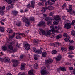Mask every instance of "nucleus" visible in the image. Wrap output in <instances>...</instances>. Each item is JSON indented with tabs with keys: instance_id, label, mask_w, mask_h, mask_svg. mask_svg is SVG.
<instances>
[{
	"instance_id": "obj_1",
	"label": "nucleus",
	"mask_w": 75,
	"mask_h": 75,
	"mask_svg": "<svg viewBox=\"0 0 75 75\" xmlns=\"http://www.w3.org/2000/svg\"><path fill=\"white\" fill-rule=\"evenodd\" d=\"M50 28H52L51 30H49L48 31H47V33H45V35H46V36H47V35H49L50 36V37H51V38H54V36L53 34H52L51 32H52V33H53V32H55V29H54V27L53 25H51L50 27Z\"/></svg>"
},
{
	"instance_id": "obj_2",
	"label": "nucleus",
	"mask_w": 75,
	"mask_h": 75,
	"mask_svg": "<svg viewBox=\"0 0 75 75\" xmlns=\"http://www.w3.org/2000/svg\"><path fill=\"white\" fill-rule=\"evenodd\" d=\"M53 20H56L57 21H54L53 22V24L55 25H57V24L59 23V20H60V18H59V16H58V15H56L53 17Z\"/></svg>"
},
{
	"instance_id": "obj_3",
	"label": "nucleus",
	"mask_w": 75,
	"mask_h": 75,
	"mask_svg": "<svg viewBox=\"0 0 75 75\" xmlns=\"http://www.w3.org/2000/svg\"><path fill=\"white\" fill-rule=\"evenodd\" d=\"M53 60L51 59H48L47 60H46V62L45 64L47 66H48L50 64H52Z\"/></svg>"
},
{
	"instance_id": "obj_4",
	"label": "nucleus",
	"mask_w": 75,
	"mask_h": 75,
	"mask_svg": "<svg viewBox=\"0 0 75 75\" xmlns=\"http://www.w3.org/2000/svg\"><path fill=\"white\" fill-rule=\"evenodd\" d=\"M13 67H17L18 65L19 62L17 60H13Z\"/></svg>"
},
{
	"instance_id": "obj_5",
	"label": "nucleus",
	"mask_w": 75,
	"mask_h": 75,
	"mask_svg": "<svg viewBox=\"0 0 75 75\" xmlns=\"http://www.w3.org/2000/svg\"><path fill=\"white\" fill-rule=\"evenodd\" d=\"M22 20L23 21H24L25 23H26L28 25H30V22L28 21V19L27 18L25 17L23 18Z\"/></svg>"
},
{
	"instance_id": "obj_6",
	"label": "nucleus",
	"mask_w": 75,
	"mask_h": 75,
	"mask_svg": "<svg viewBox=\"0 0 75 75\" xmlns=\"http://www.w3.org/2000/svg\"><path fill=\"white\" fill-rule=\"evenodd\" d=\"M66 71V69L65 68L62 67H59V69H57L58 72L59 71H62V72H65Z\"/></svg>"
},
{
	"instance_id": "obj_7",
	"label": "nucleus",
	"mask_w": 75,
	"mask_h": 75,
	"mask_svg": "<svg viewBox=\"0 0 75 75\" xmlns=\"http://www.w3.org/2000/svg\"><path fill=\"white\" fill-rule=\"evenodd\" d=\"M71 24L69 23H67L64 25V28L66 29H69V28H71Z\"/></svg>"
},
{
	"instance_id": "obj_8",
	"label": "nucleus",
	"mask_w": 75,
	"mask_h": 75,
	"mask_svg": "<svg viewBox=\"0 0 75 75\" xmlns=\"http://www.w3.org/2000/svg\"><path fill=\"white\" fill-rule=\"evenodd\" d=\"M39 30H40L39 31V34L41 35H45V33L44 30H43L42 29H40Z\"/></svg>"
},
{
	"instance_id": "obj_9",
	"label": "nucleus",
	"mask_w": 75,
	"mask_h": 75,
	"mask_svg": "<svg viewBox=\"0 0 75 75\" xmlns=\"http://www.w3.org/2000/svg\"><path fill=\"white\" fill-rule=\"evenodd\" d=\"M41 73L42 75H47L48 74V72H47L44 69H43L41 71Z\"/></svg>"
},
{
	"instance_id": "obj_10",
	"label": "nucleus",
	"mask_w": 75,
	"mask_h": 75,
	"mask_svg": "<svg viewBox=\"0 0 75 75\" xmlns=\"http://www.w3.org/2000/svg\"><path fill=\"white\" fill-rule=\"evenodd\" d=\"M45 23L44 22H40L38 24V26H45Z\"/></svg>"
},
{
	"instance_id": "obj_11",
	"label": "nucleus",
	"mask_w": 75,
	"mask_h": 75,
	"mask_svg": "<svg viewBox=\"0 0 75 75\" xmlns=\"http://www.w3.org/2000/svg\"><path fill=\"white\" fill-rule=\"evenodd\" d=\"M70 40H71L70 38V37L69 36H67L66 38H65L64 39V40L66 42H69V41H70Z\"/></svg>"
},
{
	"instance_id": "obj_12",
	"label": "nucleus",
	"mask_w": 75,
	"mask_h": 75,
	"mask_svg": "<svg viewBox=\"0 0 75 75\" xmlns=\"http://www.w3.org/2000/svg\"><path fill=\"white\" fill-rule=\"evenodd\" d=\"M24 47L26 50H30V45L28 44V43L25 44Z\"/></svg>"
},
{
	"instance_id": "obj_13",
	"label": "nucleus",
	"mask_w": 75,
	"mask_h": 75,
	"mask_svg": "<svg viewBox=\"0 0 75 75\" xmlns=\"http://www.w3.org/2000/svg\"><path fill=\"white\" fill-rule=\"evenodd\" d=\"M45 20L46 21H51L52 20V18L50 17H47L45 18Z\"/></svg>"
},
{
	"instance_id": "obj_14",
	"label": "nucleus",
	"mask_w": 75,
	"mask_h": 75,
	"mask_svg": "<svg viewBox=\"0 0 75 75\" xmlns=\"http://www.w3.org/2000/svg\"><path fill=\"white\" fill-rule=\"evenodd\" d=\"M56 60L57 61H58L60 60L61 59V55H58L57 58H55Z\"/></svg>"
},
{
	"instance_id": "obj_15",
	"label": "nucleus",
	"mask_w": 75,
	"mask_h": 75,
	"mask_svg": "<svg viewBox=\"0 0 75 75\" xmlns=\"http://www.w3.org/2000/svg\"><path fill=\"white\" fill-rule=\"evenodd\" d=\"M46 10H48V8L47 7H42L41 11L42 12V13H45V12L46 11Z\"/></svg>"
},
{
	"instance_id": "obj_16",
	"label": "nucleus",
	"mask_w": 75,
	"mask_h": 75,
	"mask_svg": "<svg viewBox=\"0 0 75 75\" xmlns=\"http://www.w3.org/2000/svg\"><path fill=\"white\" fill-rule=\"evenodd\" d=\"M47 9H48L49 10H53L54 9V8H53L52 6L50 5L47 7Z\"/></svg>"
},
{
	"instance_id": "obj_17",
	"label": "nucleus",
	"mask_w": 75,
	"mask_h": 75,
	"mask_svg": "<svg viewBox=\"0 0 75 75\" xmlns=\"http://www.w3.org/2000/svg\"><path fill=\"white\" fill-rule=\"evenodd\" d=\"M4 61L5 62H9L10 61V58L8 57H5L4 58Z\"/></svg>"
},
{
	"instance_id": "obj_18",
	"label": "nucleus",
	"mask_w": 75,
	"mask_h": 75,
	"mask_svg": "<svg viewBox=\"0 0 75 75\" xmlns=\"http://www.w3.org/2000/svg\"><path fill=\"white\" fill-rule=\"evenodd\" d=\"M36 53L38 54H41L42 53V51H41V50H36Z\"/></svg>"
},
{
	"instance_id": "obj_19",
	"label": "nucleus",
	"mask_w": 75,
	"mask_h": 75,
	"mask_svg": "<svg viewBox=\"0 0 75 75\" xmlns=\"http://www.w3.org/2000/svg\"><path fill=\"white\" fill-rule=\"evenodd\" d=\"M13 1H15L16 0H12ZM11 0H5L8 4H11L12 1Z\"/></svg>"
},
{
	"instance_id": "obj_20",
	"label": "nucleus",
	"mask_w": 75,
	"mask_h": 75,
	"mask_svg": "<svg viewBox=\"0 0 75 75\" xmlns=\"http://www.w3.org/2000/svg\"><path fill=\"white\" fill-rule=\"evenodd\" d=\"M7 32H8V33H13V30H12L11 29H8L7 30Z\"/></svg>"
},
{
	"instance_id": "obj_21",
	"label": "nucleus",
	"mask_w": 75,
	"mask_h": 75,
	"mask_svg": "<svg viewBox=\"0 0 75 75\" xmlns=\"http://www.w3.org/2000/svg\"><path fill=\"white\" fill-rule=\"evenodd\" d=\"M21 70H23V69H24L25 68V65H24V64H21Z\"/></svg>"
},
{
	"instance_id": "obj_22",
	"label": "nucleus",
	"mask_w": 75,
	"mask_h": 75,
	"mask_svg": "<svg viewBox=\"0 0 75 75\" xmlns=\"http://www.w3.org/2000/svg\"><path fill=\"white\" fill-rule=\"evenodd\" d=\"M2 48L3 51H6V50H7V48L6 46H3Z\"/></svg>"
},
{
	"instance_id": "obj_23",
	"label": "nucleus",
	"mask_w": 75,
	"mask_h": 75,
	"mask_svg": "<svg viewBox=\"0 0 75 75\" xmlns=\"http://www.w3.org/2000/svg\"><path fill=\"white\" fill-rule=\"evenodd\" d=\"M62 38V35L61 34L57 35L56 37V39H59V38Z\"/></svg>"
},
{
	"instance_id": "obj_24",
	"label": "nucleus",
	"mask_w": 75,
	"mask_h": 75,
	"mask_svg": "<svg viewBox=\"0 0 75 75\" xmlns=\"http://www.w3.org/2000/svg\"><path fill=\"white\" fill-rule=\"evenodd\" d=\"M18 13V12L14 10L13 11V14L14 16H16V15H17V13Z\"/></svg>"
},
{
	"instance_id": "obj_25",
	"label": "nucleus",
	"mask_w": 75,
	"mask_h": 75,
	"mask_svg": "<svg viewBox=\"0 0 75 75\" xmlns=\"http://www.w3.org/2000/svg\"><path fill=\"white\" fill-rule=\"evenodd\" d=\"M16 34L18 36H19V35H24V33H17Z\"/></svg>"
},
{
	"instance_id": "obj_26",
	"label": "nucleus",
	"mask_w": 75,
	"mask_h": 75,
	"mask_svg": "<svg viewBox=\"0 0 75 75\" xmlns=\"http://www.w3.org/2000/svg\"><path fill=\"white\" fill-rule=\"evenodd\" d=\"M34 68H35V69H38V64H35L34 65Z\"/></svg>"
},
{
	"instance_id": "obj_27",
	"label": "nucleus",
	"mask_w": 75,
	"mask_h": 75,
	"mask_svg": "<svg viewBox=\"0 0 75 75\" xmlns=\"http://www.w3.org/2000/svg\"><path fill=\"white\" fill-rule=\"evenodd\" d=\"M47 55V53L46 52H43L42 53V55L43 57H46V55Z\"/></svg>"
},
{
	"instance_id": "obj_28",
	"label": "nucleus",
	"mask_w": 75,
	"mask_h": 75,
	"mask_svg": "<svg viewBox=\"0 0 75 75\" xmlns=\"http://www.w3.org/2000/svg\"><path fill=\"white\" fill-rule=\"evenodd\" d=\"M49 15L50 16H51V17H54V14L52 12L49 13Z\"/></svg>"
},
{
	"instance_id": "obj_29",
	"label": "nucleus",
	"mask_w": 75,
	"mask_h": 75,
	"mask_svg": "<svg viewBox=\"0 0 75 75\" xmlns=\"http://www.w3.org/2000/svg\"><path fill=\"white\" fill-rule=\"evenodd\" d=\"M69 50H70V51H72L74 50V47L73 46H70L69 47Z\"/></svg>"
},
{
	"instance_id": "obj_30",
	"label": "nucleus",
	"mask_w": 75,
	"mask_h": 75,
	"mask_svg": "<svg viewBox=\"0 0 75 75\" xmlns=\"http://www.w3.org/2000/svg\"><path fill=\"white\" fill-rule=\"evenodd\" d=\"M0 14H1V16H3L4 14V13L3 10H0Z\"/></svg>"
},
{
	"instance_id": "obj_31",
	"label": "nucleus",
	"mask_w": 75,
	"mask_h": 75,
	"mask_svg": "<svg viewBox=\"0 0 75 75\" xmlns=\"http://www.w3.org/2000/svg\"><path fill=\"white\" fill-rule=\"evenodd\" d=\"M71 34L74 37H75V31L74 30L72 31L71 32Z\"/></svg>"
},
{
	"instance_id": "obj_32",
	"label": "nucleus",
	"mask_w": 75,
	"mask_h": 75,
	"mask_svg": "<svg viewBox=\"0 0 75 75\" xmlns=\"http://www.w3.org/2000/svg\"><path fill=\"white\" fill-rule=\"evenodd\" d=\"M4 30V29L3 27H0V31L3 32Z\"/></svg>"
},
{
	"instance_id": "obj_33",
	"label": "nucleus",
	"mask_w": 75,
	"mask_h": 75,
	"mask_svg": "<svg viewBox=\"0 0 75 75\" xmlns=\"http://www.w3.org/2000/svg\"><path fill=\"white\" fill-rule=\"evenodd\" d=\"M38 5H39L40 6L42 7V6H44V4H43V2L42 3L41 2H40L38 4Z\"/></svg>"
},
{
	"instance_id": "obj_34",
	"label": "nucleus",
	"mask_w": 75,
	"mask_h": 75,
	"mask_svg": "<svg viewBox=\"0 0 75 75\" xmlns=\"http://www.w3.org/2000/svg\"><path fill=\"white\" fill-rule=\"evenodd\" d=\"M37 50L36 48L35 47H33V52H35V53H36Z\"/></svg>"
},
{
	"instance_id": "obj_35",
	"label": "nucleus",
	"mask_w": 75,
	"mask_h": 75,
	"mask_svg": "<svg viewBox=\"0 0 75 75\" xmlns=\"http://www.w3.org/2000/svg\"><path fill=\"white\" fill-rule=\"evenodd\" d=\"M55 44L57 45H58V46H59L61 47V46H62V45L61 43H59V42H56Z\"/></svg>"
},
{
	"instance_id": "obj_36",
	"label": "nucleus",
	"mask_w": 75,
	"mask_h": 75,
	"mask_svg": "<svg viewBox=\"0 0 75 75\" xmlns=\"http://www.w3.org/2000/svg\"><path fill=\"white\" fill-rule=\"evenodd\" d=\"M39 40H33V42L35 43H38L39 42Z\"/></svg>"
},
{
	"instance_id": "obj_37",
	"label": "nucleus",
	"mask_w": 75,
	"mask_h": 75,
	"mask_svg": "<svg viewBox=\"0 0 75 75\" xmlns=\"http://www.w3.org/2000/svg\"><path fill=\"white\" fill-rule=\"evenodd\" d=\"M8 47L11 50H13V47L11 45H9Z\"/></svg>"
},
{
	"instance_id": "obj_38",
	"label": "nucleus",
	"mask_w": 75,
	"mask_h": 75,
	"mask_svg": "<svg viewBox=\"0 0 75 75\" xmlns=\"http://www.w3.org/2000/svg\"><path fill=\"white\" fill-rule=\"evenodd\" d=\"M61 50L62 51H67V49L66 48H64L63 47H62L61 48Z\"/></svg>"
},
{
	"instance_id": "obj_39",
	"label": "nucleus",
	"mask_w": 75,
	"mask_h": 75,
	"mask_svg": "<svg viewBox=\"0 0 75 75\" xmlns=\"http://www.w3.org/2000/svg\"><path fill=\"white\" fill-rule=\"evenodd\" d=\"M16 25H17V26H20L21 25V23L20 22H18L17 23Z\"/></svg>"
},
{
	"instance_id": "obj_40",
	"label": "nucleus",
	"mask_w": 75,
	"mask_h": 75,
	"mask_svg": "<svg viewBox=\"0 0 75 75\" xmlns=\"http://www.w3.org/2000/svg\"><path fill=\"white\" fill-rule=\"evenodd\" d=\"M52 54H55L57 53V51L55 50H53L52 52Z\"/></svg>"
},
{
	"instance_id": "obj_41",
	"label": "nucleus",
	"mask_w": 75,
	"mask_h": 75,
	"mask_svg": "<svg viewBox=\"0 0 75 75\" xmlns=\"http://www.w3.org/2000/svg\"><path fill=\"white\" fill-rule=\"evenodd\" d=\"M47 24L48 25H51V21H47Z\"/></svg>"
},
{
	"instance_id": "obj_42",
	"label": "nucleus",
	"mask_w": 75,
	"mask_h": 75,
	"mask_svg": "<svg viewBox=\"0 0 75 75\" xmlns=\"http://www.w3.org/2000/svg\"><path fill=\"white\" fill-rule=\"evenodd\" d=\"M66 6H67V4H66V3H64L63 6H62V9H64L66 7Z\"/></svg>"
},
{
	"instance_id": "obj_43",
	"label": "nucleus",
	"mask_w": 75,
	"mask_h": 75,
	"mask_svg": "<svg viewBox=\"0 0 75 75\" xmlns=\"http://www.w3.org/2000/svg\"><path fill=\"white\" fill-rule=\"evenodd\" d=\"M50 45H51L52 46H53V47H55V45H56L55 44L52 43H50Z\"/></svg>"
},
{
	"instance_id": "obj_44",
	"label": "nucleus",
	"mask_w": 75,
	"mask_h": 75,
	"mask_svg": "<svg viewBox=\"0 0 75 75\" xmlns=\"http://www.w3.org/2000/svg\"><path fill=\"white\" fill-rule=\"evenodd\" d=\"M63 35L64 37H68V34H67V33H65L63 34Z\"/></svg>"
},
{
	"instance_id": "obj_45",
	"label": "nucleus",
	"mask_w": 75,
	"mask_h": 75,
	"mask_svg": "<svg viewBox=\"0 0 75 75\" xmlns=\"http://www.w3.org/2000/svg\"><path fill=\"white\" fill-rule=\"evenodd\" d=\"M75 24V20H73L72 21L71 25H74Z\"/></svg>"
},
{
	"instance_id": "obj_46",
	"label": "nucleus",
	"mask_w": 75,
	"mask_h": 75,
	"mask_svg": "<svg viewBox=\"0 0 75 75\" xmlns=\"http://www.w3.org/2000/svg\"><path fill=\"white\" fill-rule=\"evenodd\" d=\"M72 11V8H69L67 10V11L69 13H71V11Z\"/></svg>"
},
{
	"instance_id": "obj_47",
	"label": "nucleus",
	"mask_w": 75,
	"mask_h": 75,
	"mask_svg": "<svg viewBox=\"0 0 75 75\" xmlns=\"http://www.w3.org/2000/svg\"><path fill=\"white\" fill-rule=\"evenodd\" d=\"M19 75H25V73L20 72L19 73Z\"/></svg>"
},
{
	"instance_id": "obj_48",
	"label": "nucleus",
	"mask_w": 75,
	"mask_h": 75,
	"mask_svg": "<svg viewBox=\"0 0 75 75\" xmlns=\"http://www.w3.org/2000/svg\"><path fill=\"white\" fill-rule=\"evenodd\" d=\"M69 70H70V71H72L74 69L73 68V67H69Z\"/></svg>"
},
{
	"instance_id": "obj_49",
	"label": "nucleus",
	"mask_w": 75,
	"mask_h": 75,
	"mask_svg": "<svg viewBox=\"0 0 75 75\" xmlns=\"http://www.w3.org/2000/svg\"><path fill=\"white\" fill-rule=\"evenodd\" d=\"M34 7H35V5H34V4H31L30 5V7H31L33 8H34Z\"/></svg>"
},
{
	"instance_id": "obj_50",
	"label": "nucleus",
	"mask_w": 75,
	"mask_h": 75,
	"mask_svg": "<svg viewBox=\"0 0 75 75\" xmlns=\"http://www.w3.org/2000/svg\"><path fill=\"white\" fill-rule=\"evenodd\" d=\"M26 6L27 8H30V7H31V5H30V4H28V5H27Z\"/></svg>"
},
{
	"instance_id": "obj_51",
	"label": "nucleus",
	"mask_w": 75,
	"mask_h": 75,
	"mask_svg": "<svg viewBox=\"0 0 75 75\" xmlns=\"http://www.w3.org/2000/svg\"><path fill=\"white\" fill-rule=\"evenodd\" d=\"M16 39H20L21 37L19 36H17L16 37Z\"/></svg>"
},
{
	"instance_id": "obj_52",
	"label": "nucleus",
	"mask_w": 75,
	"mask_h": 75,
	"mask_svg": "<svg viewBox=\"0 0 75 75\" xmlns=\"http://www.w3.org/2000/svg\"><path fill=\"white\" fill-rule=\"evenodd\" d=\"M31 4H35V2L33 1H31Z\"/></svg>"
},
{
	"instance_id": "obj_53",
	"label": "nucleus",
	"mask_w": 75,
	"mask_h": 75,
	"mask_svg": "<svg viewBox=\"0 0 75 75\" xmlns=\"http://www.w3.org/2000/svg\"><path fill=\"white\" fill-rule=\"evenodd\" d=\"M15 33H14L12 35H11V37H12V38H14V36H15Z\"/></svg>"
},
{
	"instance_id": "obj_54",
	"label": "nucleus",
	"mask_w": 75,
	"mask_h": 75,
	"mask_svg": "<svg viewBox=\"0 0 75 75\" xmlns=\"http://www.w3.org/2000/svg\"><path fill=\"white\" fill-rule=\"evenodd\" d=\"M34 17H30V20H32V21H34Z\"/></svg>"
},
{
	"instance_id": "obj_55",
	"label": "nucleus",
	"mask_w": 75,
	"mask_h": 75,
	"mask_svg": "<svg viewBox=\"0 0 75 75\" xmlns=\"http://www.w3.org/2000/svg\"><path fill=\"white\" fill-rule=\"evenodd\" d=\"M24 57V55H21L20 56V59H23V57Z\"/></svg>"
},
{
	"instance_id": "obj_56",
	"label": "nucleus",
	"mask_w": 75,
	"mask_h": 75,
	"mask_svg": "<svg viewBox=\"0 0 75 75\" xmlns=\"http://www.w3.org/2000/svg\"><path fill=\"white\" fill-rule=\"evenodd\" d=\"M74 41L73 40H71V39L70 40V41H69V42H70V43H71V44H72V43H74Z\"/></svg>"
},
{
	"instance_id": "obj_57",
	"label": "nucleus",
	"mask_w": 75,
	"mask_h": 75,
	"mask_svg": "<svg viewBox=\"0 0 75 75\" xmlns=\"http://www.w3.org/2000/svg\"><path fill=\"white\" fill-rule=\"evenodd\" d=\"M43 17H45V18H47V14H43Z\"/></svg>"
},
{
	"instance_id": "obj_58",
	"label": "nucleus",
	"mask_w": 75,
	"mask_h": 75,
	"mask_svg": "<svg viewBox=\"0 0 75 75\" xmlns=\"http://www.w3.org/2000/svg\"><path fill=\"white\" fill-rule=\"evenodd\" d=\"M6 8V7H5V6H4L2 7V10H5Z\"/></svg>"
},
{
	"instance_id": "obj_59",
	"label": "nucleus",
	"mask_w": 75,
	"mask_h": 75,
	"mask_svg": "<svg viewBox=\"0 0 75 75\" xmlns=\"http://www.w3.org/2000/svg\"><path fill=\"white\" fill-rule=\"evenodd\" d=\"M51 2L50 1H48V5H51Z\"/></svg>"
},
{
	"instance_id": "obj_60",
	"label": "nucleus",
	"mask_w": 75,
	"mask_h": 75,
	"mask_svg": "<svg viewBox=\"0 0 75 75\" xmlns=\"http://www.w3.org/2000/svg\"><path fill=\"white\" fill-rule=\"evenodd\" d=\"M4 61V59H3L2 58H0V61Z\"/></svg>"
},
{
	"instance_id": "obj_61",
	"label": "nucleus",
	"mask_w": 75,
	"mask_h": 75,
	"mask_svg": "<svg viewBox=\"0 0 75 75\" xmlns=\"http://www.w3.org/2000/svg\"><path fill=\"white\" fill-rule=\"evenodd\" d=\"M49 1H51L52 2H55L56 0H49Z\"/></svg>"
},
{
	"instance_id": "obj_62",
	"label": "nucleus",
	"mask_w": 75,
	"mask_h": 75,
	"mask_svg": "<svg viewBox=\"0 0 75 75\" xmlns=\"http://www.w3.org/2000/svg\"><path fill=\"white\" fill-rule=\"evenodd\" d=\"M6 9L7 10H8H8H10V7H9V6L7 7L6 8Z\"/></svg>"
},
{
	"instance_id": "obj_63",
	"label": "nucleus",
	"mask_w": 75,
	"mask_h": 75,
	"mask_svg": "<svg viewBox=\"0 0 75 75\" xmlns=\"http://www.w3.org/2000/svg\"><path fill=\"white\" fill-rule=\"evenodd\" d=\"M9 39H12V38H13L12 37H11V35L9 36Z\"/></svg>"
},
{
	"instance_id": "obj_64",
	"label": "nucleus",
	"mask_w": 75,
	"mask_h": 75,
	"mask_svg": "<svg viewBox=\"0 0 75 75\" xmlns=\"http://www.w3.org/2000/svg\"><path fill=\"white\" fill-rule=\"evenodd\" d=\"M6 75H12V74L11 73H8L6 74Z\"/></svg>"
}]
</instances>
